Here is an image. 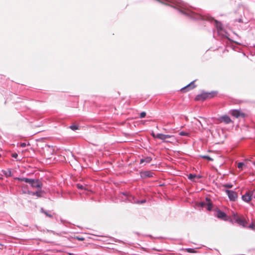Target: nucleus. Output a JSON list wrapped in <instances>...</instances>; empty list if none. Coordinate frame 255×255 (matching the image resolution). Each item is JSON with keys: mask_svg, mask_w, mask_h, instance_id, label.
Masks as SVG:
<instances>
[{"mask_svg": "<svg viewBox=\"0 0 255 255\" xmlns=\"http://www.w3.org/2000/svg\"><path fill=\"white\" fill-rule=\"evenodd\" d=\"M70 128L73 130H76L78 129V126L77 125H72L70 127Z\"/></svg>", "mask_w": 255, "mask_h": 255, "instance_id": "21", "label": "nucleus"}, {"mask_svg": "<svg viewBox=\"0 0 255 255\" xmlns=\"http://www.w3.org/2000/svg\"><path fill=\"white\" fill-rule=\"evenodd\" d=\"M201 177L200 176H197L195 174H190L188 175V178L192 181H194L195 178L199 179Z\"/></svg>", "mask_w": 255, "mask_h": 255, "instance_id": "17", "label": "nucleus"}, {"mask_svg": "<svg viewBox=\"0 0 255 255\" xmlns=\"http://www.w3.org/2000/svg\"><path fill=\"white\" fill-rule=\"evenodd\" d=\"M69 255H73V254H69Z\"/></svg>", "mask_w": 255, "mask_h": 255, "instance_id": "34", "label": "nucleus"}, {"mask_svg": "<svg viewBox=\"0 0 255 255\" xmlns=\"http://www.w3.org/2000/svg\"><path fill=\"white\" fill-rule=\"evenodd\" d=\"M226 192L228 194V197L231 201H234L237 199L238 194L236 192L233 190H226Z\"/></svg>", "mask_w": 255, "mask_h": 255, "instance_id": "6", "label": "nucleus"}, {"mask_svg": "<svg viewBox=\"0 0 255 255\" xmlns=\"http://www.w3.org/2000/svg\"><path fill=\"white\" fill-rule=\"evenodd\" d=\"M145 202V200H143V201H141V203H144Z\"/></svg>", "mask_w": 255, "mask_h": 255, "instance_id": "33", "label": "nucleus"}, {"mask_svg": "<svg viewBox=\"0 0 255 255\" xmlns=\"http://www.w3.org/2000/svg\"><path fill=\"white\" fill-rule=\"evenodd\" d=\"M146 116V113L144 112H141L140 114V117L141 118H144Z\"/></svg>", "mask_w": 255, "mask_h": 255, "instance_id": "26", "label": "nucleus"}, {"mask_svg": "<svg viewBox=\"0 0 255 255\" xmlns=\"http://www.w3.org/2000/svg\"><path fill=\"white\" fill-rule=\"evenodd\" d=\"M1 156V155L0 154V157Z\"/></svg>", "mask_w": 255, "mask_h": 255, "instance_id": "35", "label": "nucleus"}, {"mask_svg": "<svg viewBox=\"0 0 255 255\" xmlns=\"http://www.w3.org/2000/svg\"><path fill=\"white\" fill-rule=\"evenodd\" d=\"M152 160V158L149 156H147L144 158H142L140 159V163H142L143 162L149 163Z\"/></svg>", "mask_w": 255, "mask_h": 255, "instance_id": "15", "label": "nucleus"}, {"mask_svg": "<svg viewBox=\"0 0 255 255\" xmlns=\"http://www.w3.org/2000/svg\"><path fill=\"white\" fill-rule=\"evenodd\" d=\"M215 216L224 221H228V216L224 212L220 210H218L216 211Z\"/></svg>", "mask_w": 255, "mask_h": 255, "instance_id": "7", "label": "nucleus"}, {"mask_svg": "<svg viewBox=\"0 0 255 255\" xmlns=\"http://www.w3.org/2000/svg\"><path fill=\"white\" fill-rule=\"evenodd\" d=\"M195 81H192V82H191L190 84H189L185 87L182 88V89H181L180 91L182 92L185 93V92H187V91H188L190 90H192V89L195 88L196 87V86L195 84Z\"/></svg>", "mask_w": 255, "mask_h": 255, "instance_id": "9", "label": "nucleus"}, {"mask_svg": "<svg viewBox=\"0 0 255 255\" xmlns=\"http://www.w3.org/2000/svg\"><path fill=\"white\" fill-rule=\"evenodd\" d=\"M11 156H12V157H14V158H17V157L18 156V155H17V153H12V154H11Z\"/></svg>", "mask_w": 255, "mask_h": 255, "instance_id": "27", "label": "nucleus"}, {"mask_svg": "<svg viewBox=\"0 0 255 255\" xmlns=\"http://www.w3.org/2000/svg\"><path fill=\"white\" fill-rule=\"evenodd\" d=\"M32 194L33 195H36L38 197H40V192L37 191V192H32Z\"/></svg>", "mask_w": 255, "mask_h": 255, "instance_id": "24", "label": "nucleus"}, {"mask_svg": "<svg viewBox=\"0 0 255 255\" xmlns=\"http://www.w3.org/2000/svg\"><path fill=\"white\" fill-rule=\"evenodd\" d=\"M201 157L204 158V159H206L209 161H213V159L211 157H210V156H208V155H202L201 156Z\"/></svg>", "mask_w": 255, "mask_h": 255, "instance_id": "20", "label": "nucleus"}, {"mask_svg": "<svg viewBox=\"0 0 255 255\" xmlns=\"http://www.w3.org/2000/svg\"><path fill=\"white\" fill-rule=\"evenodd\" d=\"M26 146V143L23 142L20 144V146L22 147H24Z\"/></svg>", "mask_w": 255, "mask_h": 255, "instance_id": "28", "label": "nucleus"}, {"mask_svg": "<svg viewBox=\"0 0 255 255\" xmlns=\"http://www.w3.org/2000/svg\"><path fill=\"white\" fill-rule=\"evenodd\" d=\"M206 204H207V201L206 202H201L200 203V206L202 208L206 207Z\"/></svg>", "mask_w": 255, "mask_h": 255, "instance_id": "25", "label": "nucleus"}, {"mask_svg": "<svg viewBox=\"0 0 255 255\" xmlns=\"http://www.w3.org/2000/svg\"><path fill=\"white\" fill-rule=\"evenodd\" d=\"M179 134L181 136H189V135H190V133L189 132H185V131H181L179 132Z\"/></svg>", "mask_w": 255, "mask_h": 255, "instance_id": "19", "label": "nucleus"}, {"mask_svg": "<svg viewBox=\"0 0 255 255\" xmlns=\"http://www.w3.org/2000/svg\"><path fill=\"white\" fill-rule=\"evenodd\" d=\"M218 121H219L220 123L224 122L227 124L232 122V121L231 120L230 118L227 115H225L220 117L219 119H218Z\"/></svg>", "mask_w": 255, "mask_h": 255, "instance_id": "10", "label": "nucleus"}, {"mask_svg": "<svg viewBox=\"0 0 255 255\" xmlns=\"http://www.w3.org/2000/svg\"><path fill=\"white\" fill-rule=\"evenodd\" d=\"M252 194L251 192H247L245 194L242 196V199L244 201L248 202L251 200Z\"/></svg>", "mask_w": 255, "mask_h": 255, "instance_id": "11", "label": "nucleus"}, {"mask_svg": "<svg viewBox=\"0 0 255 255\" xmlns=\"http://www.w3.org/2000/svg\"><path fill=\"white\" fill-rule=\"evenodd\" d=\"M174 137L172 135L164 134L162 133H158L156 135V137L163 140L164 142H170L167 140L168 138Z\"/></svg>", "mask_w": 255, "mask_h": 255, "instance_id": "8", "label": "nucleus"}, {"mask_svg": "<svg viewBox=\"0 0 255 255\" xmlns=\"http://www.w3.org/2000/svg\"><path fill=\"white\" fill-rule=\"evenodd\" d=\"M76 238H77L78 240H79V241H83V240H84V238H79V237H77Z\"/></svg>", "mask_w": 255, "mask_h": 255, "instance_id": "29", "label": "nucleus"}, {"mask_svg": "<svg viewBox=\"0 0 255 255\" xmlns=\"http://www.w3.org/2000/svg\"><path fill=\"white\" fill-rule=\"evenodd\" d=\"M10 173H11V171H10L9 170H8L7 174H8V175H9V176H10Z\"/></svg>", "mask_w": 255, "mask_h": 255, "instance_id": "32", "label": "nucleus"}, {"mask_svg": "<svg viewBox=\"0 0 255 255\" xmlns=\"http://www.w3.org/2000/svg\"><path fill=\"white\" fill-rule=\"evenodd\" d=\"M244 227H247L251 230H255V224H242Z\"/></svg>", "mask_w": 255, "mask_h": 255, "instance_id": "18", "label": "nucleus"}, {"mask_svg": "<svg viewBox=\"0 0 255 255\" xmlns=\"http://www.w3.org/2000/svg\"><path fill=\"white\" fill-rule=\"evenodd\" d=\"M231 222H235L237 223H248L249 219L245 216L238 214H234L232 216Z\"/></svg>", "mask_w": 255, "mask_h": 255, "instance_id": "4", "label": "nucleus"}, {"mask_svg": "<svg viewBox=\"0 0 255 255\" xmlns=\"http://www.w3.org/2000/svg\"><path fill=\"white\" fill-rule=\"evenodd\" d=\"M42 152L44 156L49 159L51 158V156L55 154V150L53 146L44 144L42 147Z\"/></svg>", "mask_w": 255, "mask_h": 255, "instance_id": "2", "label": "nucleus"}, {"mask_svg": "<svg viewBox=\"0 0 255 255\" xmlns=\"http://www.w3.org/2000/svg\"><path fill=\"white\" fill-rule=\"evenodd\" d=\"M223 187L227 188H231L233 187V185L231 184H225L223 185Z\"/></svg>", "mask_w": 255, "mask_h": 255, "instance_id": "22", "label": "nucleus"}, {"mask_svg": "<svg viewBox=\"0 0 255 255\" xmlns=\"http://www.w3.org/2000/svg\"><path fill=\"white\" fill-rule=\"evenodd\" d=\"M10 173H11V171H10L9 170H8L7 174H8V175H9V176H10Z\"/></svg>", "mask_w": 255, "mask_h": 255, "instance_id": "31", "label": "nucleus"}, {"mask_svg": "<svg viewBox=\"0 0 255 255\" xmlns=\"http://www.w3.org/2000/svg\"><path fill=\"white\" fill-rule=\"evenodd\" d=\"M141 176L142 177L145 178V177H151L153 176V173L150 171H144L141 173Z\"/></svg>", "mask_w": 255, "mask_h": 255, "instance_id": "13", "label": "nucleus"}, {"mask_svg": "<svg viewBox=\"0 0 255 255\" xmlns=\"http://www.w3.org/2000/svg\"><path fill=\"white\" fill-rule=\"evenodd\" d=\"M231 114L236 118H244L246 115L240 110H233L231 111Z\"/></svg>", "mask_w": 255, "mask_h": 255, "instance_id": "5", "label": "nucleus"}, {"mask_svg": "<svg viewBox=\"0 0 255 255\" xmlns=\"http://www.w3.org/2000/svg\"><path fill=\"white\" fill-rule=\"evenodd\" d=\"M217 92H203L200 95H198L196 98V100L202 101L209 99L212 98L217 95Z\"/></svg>", "mask_w": 255, "mask_h": 255, "instance_id": "3", "label": "nucleus"}, {"mask_svg": "<svg viewBox=\"0 0 255 255\" xmlns=\"http://www.w3.org/2000/svg\"><path fill=\"white\" fill-rule=\"evenodd\" d=\"M206 200L207 201V204L206 206V208H207V209L208 211H211L212 208V204L211 201L209 198H206Z\"/></svg>", "mask_w": 255, "mask_h": 255, "instance_id": "14", "label": "nucleus"}, {"mask_svg": "<svg viewBox=\"0 0 255 255\" xmlns=\"http://www.w3.org/2000/svg\"><path fill=\"white\" fill-rule=\"evenodd\" d=\"M76 186L77 188L80 190H88V185L85 184H80V183H77L76 184Z\"/></svg>", "mask_w": 255, "mask_h": 255, "instance_id": "12", "label": "nucleus"}, {"mask_svg": "<svg viewBox=\"0 0 255 255\" xmlns=\"http://www.w3.org/2000/svg\"><path fill=\"white\" fill-rule=\"evenodd\" d=\"M151 135H152V136L153 137H154V138H156V134H155L154 133L152 132V133H151Z\"/></svg>", "mask_w": 255, "mask_h": 255, "instance_id": "30", "label": "nucleus"}, {"mask_svg": "<svg viewBox=\"0 0 255 255\" xmlns=\"http://www.w3.org/2000/svg\"><path fill=\"white\" fill-rule=\"evenodd\" d=\"M186 251L188 252V253H196L195 251L194 250V249H186Z\"/></svg>", "mask_w": 255, "mask_h": 255, "instance_id": "23", "label": "nucleus"}, {"mask_svg": "<svg viewBox=\"0 0 255 255\" xmlns=\"http://www.w3.org/2000/svg\"><path fill=\"white\" fill-rule=\"evenodd\" d=\"M16 179L20 181H24L30 184L32 188L41 189L42 187V183L39 180H34L26 178H16Z\"/></svg>", "mask_w": 255, "mask_h": 255, "instance_id": "1", "label": "nucleus"}, {"mask_svg": "<svg viewBox=\"0 0 255 255\" xmlns=\"http://www.w3.org/2000/svg\"><path fill=\"white\" fill-rule=\"evenodd\" d=\"M249 160H246V163H244L243 162H239L238 163V167L241 169V170H243V167H246V166H247V162H248Z\"/></svg>", "mask_w": 255, "mask_h": 255, "instance_id": "16", "label": "nucleus"}]
</instances>
